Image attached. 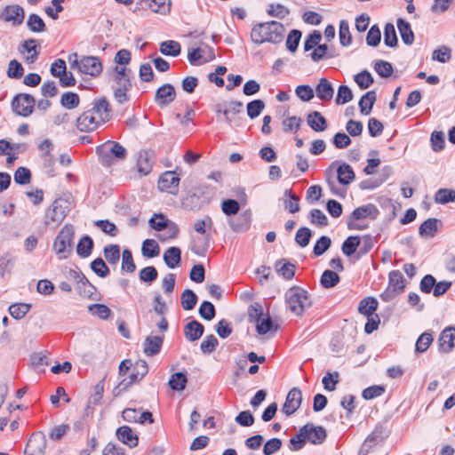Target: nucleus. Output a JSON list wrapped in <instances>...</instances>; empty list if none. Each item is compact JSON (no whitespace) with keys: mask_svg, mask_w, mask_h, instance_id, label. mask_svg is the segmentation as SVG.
I'll return each instance as SVG.
<instances>
[{"mask_svg":"<svg viewBox=\"0 0 455 455\" xmlns=\"http://www.w3.org/2000/svg\"><path fill=\"white\" fill-rule=\"evenodd\" d=\"M216 195V188L212 186L201 184L192 187L186 191V196L181 200L185 210L198 212L210 204Z\"/></svg>","mask_w":455,"mask_h":455,"instance_id":"obj_2","label":"nucleus"},{"mask_svg":"<svg viewBox=\"0 0 455 455\" xmlns=\"http://www.w3.org/2000/svg\"><path fill=\"white\" fill-rule=\"evenodd\" d=\"M188 372L186 371H177L171 375L168 385L172 391L181 392L188 384Z\"/></svg>","mask_w":455,"mask_h":455,"instance_id":"obj_36","label":"nucleus"},{"mask_svg":"<svg viewBox=\"0 0 455 455\" xmlns=\"http://www.w3.org/2000/svg\"><path fill=\"white\" fill-rule=\"evenodd\" d=\"M284 196L287 198L284 200V208L290 212V213H296L299 212L300 207L299 204V197L295 195L291 189H285L284 191Z\"/></svg>","mask_w":455,"mask_h":455,"instance_id":"obj_56","label":"nucleus"},{"mask_svg":"<svg viewBox=\"0 0 455 455\" xmlns=\"http://www.w3.org/2000/svg\"><path fill=\"white\" fill-rule=\"evenodd\" d=\"M302 36V32L299 29H291L286 38V49L291 52L294 53L298 50L300 39Z\"/></svg>","mask_w":455,"mask_h":455,"instance_id":"obj_60","label":"nucleus"},{"mask_svg":"<svg viewBox=\"0 0 455 455\" xmlns=\"http://www.w3.org/2000/svg\"><path fill=\"white\" fill-rule=\"evenodd\" d=\"M96 154L105 166H110L115 159L124 160L127 157L126 148L117 141L108 140L96 148Z\"/></svg>","mask_w":455,"mask_h":455,"instance_id":"obj_4","label":"nucleus"},{"mask_svg":"<svg viewBox=\"0 0 455 455\" xmlns=\"http://www.w3.org/2000/svg\"><path fill=\"white\" fill-rule=\"evenodd\" d=\"M116 436L122 443L132 449L139 444V435L135 434L130 426L123 425L116 428Z\"/></svg>","mask_w":455,"mask_h":455,"instance_id":"obj_21","label":"nucleus"},{"mask_svg":"<svg viewBox=\"0 0 455 455\" xmlns=\"http://www.w3.org/2000/svg\"><path fill=\"white\" fill-rule=\"evenodd\" d=\"M379 215L378 208L372 204H368L355 208L347 220V226L349 230H363L368 228L367 225L356 224L355 220H364L370 218L371 220H376Z\"/></svg>","mask_w":455,"mask_h":455,"instance_id":"obj_6","label":"nucleus"},{"mask_svg":"<svg viewBox=\"0 0 455 455\" xmlns=\"http://www.w3.org/2000/svg\"><path fill=\"white\" fill-rule=\"evenodd\" d=\"M434 200L439 204H447L455 202V189L439 188L435 194Z\"/></svg>","mask_w":455,"mask_h":455,"instance_id":"obj_53","label":"nucleus"},{"mask_svg":"<svg viewBox=\"0 0 455 455\" xmlns=\"http://www.w3.org/2000/svg\"><path fill=\"white\" fill-rule=\"evenodd\" d=\"M176 95L174 85L166 83L156 89L154 100L158 107L165 108L174 101Z\"/></svg>","mask_w":455,"mask_h":455,"instance_id":"obj_15","label":"nucleus"},{"mask_svg":"<svg viewBox=\"0 0 455 455\" xmlns=\"http://www.w3.org/2000/svg\"><path fill=\"white\" fill-rule=\"evenodd\" d=\"M90 267L100 278H105L110 275V269L101 257L93 259L90 264Z\"/></svg>","mask_w":455,"mask_h":455,"instance_id":"obj_57","label":"nucleus"},{"mask_svg":"<svg viewBox=\"0 0 455 455\" xmlns=\"http://www.w3.org/2000/svg\"><path fill=\"white\" fill-rule=\"evenodd\" d=\"M94 248V241L89 235H84L76 244V253L81 258L89 257Z\"/></svg>","mask_w":455,"mask_h":455,"instance_id":"obj_39","label":"nucleus"},{"mask_svg":"<svg viewBox=\"0 0 455 455\" xmlns=\"http://www.w3.org/2000/svg\"><path fill=\"white\" fill-rule=\"evenodd\" d=\"M141 253L143 257L152 259L159 255L160 247L155 239L148 238L142 242Z\"/></svg>","mask_w":455,"mask_h":455,"instance_id":"obj_46","label":"nucleus"},{"mask_svg":"<svg viewBox=\"0 0 455 455\" xmlns=\"http://www.w3.org/2000/svg\"><path fill=\"white\" fill-rule=\"evenodd\" d=\"M164 336H152L146 337L143 342V352L147 356H155L158 355L163 347Z\"/></svg>","mask_w":455,"mask_h":455,"instance_id":"obj_25","label":"nucleus"},{"mask_svg":"<svg viewBox=\"0 0 455 455\" xmlns=\"http://www.w3.org/2000/svg\"><path fill=\"white\" fill-rule=\"evenodd\" d=\"M354 80L361 90L370 88L374 83V78L368 69H363L355 75Z\"/></svg>","mask_w":455,"mask_h":455,"instance_id":"obj_51","label":"nucleus"},{"mask_svg":"<svg viewBox=\"0 0 455 455\" xmlns=\"http://www.w3.org/2000/svg\"><path fill=\"white\" fill-rule=\"evenodd\" d=\"M378 307L379 302L377 299L375 297L369 296L359 302L357 310L361 315L370 316L376 314Z\"/></svg>","mask_w":455,"mask_h":455,"instance_id":"obj_38","label":"nucleus"},{"mask_svg":"<svg viewBox=\"0 0 455 455\" xmlns=\"http://www.w3.org/2000/svg\"><path fill=\"white\" fill-rule=\"evenodd\" d=\"M284 32L285 28L279 21L259 22L251 28V39L257 45H260L265 42L277 44L283 42Z\"/></svg>","mask_w":455,"mask_h":455,"instance_id":"obj_1","label":"nucleus"},{"mask_svg":"<svg viewBox=\"0 0 455 455\" xmlns=\"http://www.w3.org/2000/svg\"><path fill=\"white\" fill-rule=\"evenodd\" d=\"M177 170L178 168L174 171H167L159 177L158 188L161 191H168L172 195L178 194L180 174Z\"/></svg>","mask_w":455,"mask_h":455,"instance_id":"obj_9","label":"nucleus"},{"mask_svg":"<svg viewBox=\"0 0 455 455\" xmlns=\"http://www.w3.org/2000/svg\"><path fill=\"white\" fill-rule=\"evenodd\" d=\"M374 70L381 78H388L394 73L392 63L387 60H379L374 62Z\"/></svg>","mask_w":455,"mask_h":455,"instance_id":"obj_59","label":"nucleus"},{"mask_svg":"<svg viewBox=\"0 0 455 455\" xmlns=\"http://www.w3.org/2000/svg\"><path fill=\"white\" fill-rule=\"evenodd\" d=\"M120 245L116 243L108 244L103 248V253L106 260L110 265H116L120 259Z\"/></svg>","mask_w":455,"mask_h":455,"instance_id":"obj_50","label":"nucleus"},{"mask_svg":"<svg viewBox=\"0 0 455 455\" xmlns=\"http://www.w3.org/2000/svg\"><path fill=\"white\" fill-rule=\"evenodd\" d=\"M76 291L80 296L85 297L89 299H100V297L96 296L97 287L94 284H92L84 275H82L80 279L77 280Z\"/></svg>","mask_w":455,"mask_h":455,"instance_id":"obj_24","label":"nucleus"},{"mask_svg":"<svg viewBox=\"0 0 455 455\" xmlns=\"http://www.w3.org/2000/svg\"><path fill=\"white\" fill-rule=\"evenodd\" d=\"M132 84L131 79H126V82L122 84H117L114 89V98L119 104H124L130 100L128 92L132 90Z\"/></svg>","mask_w":455,"mask_h":455,"instance_id":"obj_42","label":"nucleus"},{"mask_svg":"<svg viewBox=\"0 0 455 455\" xmlns=\"http://www.w3.org/2000/svg\"><path fill=\"white\" fill-rule=\"evenodd\" d=\"M206 220L209 221L210 225H212V220L211 219V217L209 216H206V219L205 220H198L195 224H194V229L196 230V232L201 234V235H206L205 237H204V243L202 246H196V245H193L191 246V251L198 255V256H205L209 247H210V239H211V235L210 234H206Z\"/></svg>","mask_w":455,"mask_h":455,"instance_id":"obj_17","label":"nucleus"},{"mask_svg":"<svg viewBox=\"0 0 455 455\" xmlns=\"http://www.w3.org/2000/svg\"><path fill=\"white\" fill-rule=\"evenodd\" d=\"M377 100V93L371 90L363 94L358 101L360 113L363 116H368L372 111L373 106Z\"/></svg>","mask_w":455,"mask_h":455,"instance_id":"obj_32","label":"nucleus"},{"mask_svg":"<svg viewBox=\"0 0 455 455\" xmlns=\"http://www.w3.org/2000/svg\"><path fill=\"white\" fill-rule=\"evenodd\" d=\"M89 109L100 119V123H107L113 116L112 107L105 96L94 99Z\"/></svg>","mask_w":455,"mask_h":455,"instance_id":"obj_10","label":"nucleus"},{"mask_svg":"<svg viewBox=\"0 0 455 455\" xmlns=\"http://www.w3.org/2000/svg\"><path fill=\"white\" fill-rule=\"evenodd\" d=\"M437 342L440 353H451L455 347V327H445L440 333Z\"/></svg>","mask_w":455,"mask_h":455,"instance_id":"obj_19","label":"nucleus"},{"mask_svg":"<svg viewBox=\"0 0 455 455\" xmlns=\"http://www.w3.org/2000/svg\"><path fill=\"white\" fill-rule=\"evenodd\" d=\"M302 403V393L299 387H292L287 394L285 402L282 406V412L286 416L294 414Z\"/></svg>","mask_w":455,"mask_h":455,"instance_id":"obj_13","label":"nucleus"},{"mask_svg":"<svg viewBox=\"0 0 455 455\" xmlns=\"http://www.w3.org/2000/svg\"><path fill=\"white\" fill-rule=\"evenodd\" d=\"M105 123H100V119L90 109L84 111L76 119V128L82 132H91Z\"/></svg>","mask_w":455,"mask_h":455,"instance_id":"obj_16","label":"nucleus"},{"mask_svg":"<svg viewBox=\"0 0 455 455\" xmlns=\"http://www.w3.org/2000/svg\"><path fill=\"white\" fill-rule=\"evenodd\" d=\"M407 283L399 270H392L388 274V286L401 294L404 291Z\"/></svg>","mask_w":455,"mask_h":455,"instance_id":"obj_37","label":"nucleus"},{"mask_svg":"<svg viewBox=\"0 0 455 455\" xmlns=\"http://www.w3.org/2000/svg\"><path fill=\"white\" fill-rule=\"evenodd\" d=\"M285 302L290 310L296 315H302L304 311L309 308L313 302L308 291L300 286H291L285 293Z\"/></svg>","mask_w":455,"mask_h":455,"instance_id":"obj_3","label":"nucleus"},{"mask_svg":"<svg viewBox=\"0 0 455 455\" xmlns=\"http://www.w3.org/2000/svg\"><path fill=\"white\" fill-rule=\"evenodd\" d=\"M313 232L309 228L301 227L296 232L295 242L299 247L305 248L309 244Z\"/></svg>","mask_w":455,"mask_h":455,"instance_id":"obj_62","label":"nucleus"},{"mask_svg":"<svg viewBox=\"0 0 455 455\" xmlns=\"http://www.w3.org/2000/svg\"><path fill=\"white\" fill-rule=\"evenodd\" d=\"M306 430V428H302L301 427L299 432L289 440L288 447L291 451H298L305 446L307 442Z\"/></svg>","mask_w":455,"mask_h":455,"instance_id":"obj_52","label":"nucleus"},{"mask_svg":"<svg viewBox=\"0 0 455 455\" xmlns=\"http://www.w3.org/2000/svg\"><path fill=\"white\" fill-rule=\"evenodd\" d=\"M32 305L30 303H13L9 308V314L16 320H20L29 312Z\"/></svg>","mask_w":455,"mask_h":455,"instance_id":"obj_49","label":"nucleus"},{"mask_svg":"<svg viewBox=\"0 0 455 455\" xmlns=\"http://www.w3.org/2000/svg\"><path fill=\"white\" fill-rule=\"evenodd\" d=\"M60 103L67 109H74L79 106L80 97L74 92H66L62 93Z\"/></svg>","mask_w":455,"mask_h":455,"instance_id":"obj_58","label":"nucleus"},{"mask_svg":"<svg viewBox=\"0 0 455 455\" xmlns=\"http://www.w3.org/2000/svg\"><path fill=\"white\" fill-rule=\"evenodd\" d=\"M252 220V213L250 209H247L240 214L232 216L228 219V222L230 228L235 233H243L250 229Z\"/></svg>","mask_w":455,"mask_h":455,"instance_id":"obj_12","label":"nucleus"},{"mask_svg":"<svg viewBox=\"0 0 455 455\" xmlns=\"http://www.w3.org/2000/svg\"><path fill=\"white\" fill-rule=\"evenodd\" d=\"M306 428V438L308 443L314 445H319L325 442L327 431L323 426H315L313 423H307L302 426Z\"/></svg>","mask_w":455,"mask_h":455,"instance_id":"obj_20","label":"nucleus"},{"mask_svg":"<svg viewBox=\"0 0 455 455\" xmlns=\"http://www.w3.org/2000/svg\"><path fill=\"white\" fill-rule=\"evenodd\" d=\"M384 44L389 48L398 47V37L395 26L391 22H387L384 26Z\"/></svg>","mask_w":455,"mask_h":455,"instance_id":"obj_45","label":"nucleus"},{"mask_svg":"<svg viewBox=\"0 0 455 455\" xmlns=\"http://www.w3.org/2000/svg\"><path fill=\"white\" fill-rule=\"evenodd\" d=\"M25 11L19 4L6 5L0 13V20L5 22H12L13 26H20L23 23Z\"/></svg>","mask_w":455,"mask_h":455,"instance_id":"obj_14","label":"nucleus"},{"mask_svg":"<svg viewBox=\"0 0 455 455\" xmlns=\"http://www.w3.org/2000/svg\"><path fill=\"white\" fill-rule=\"evenodd\" d=\"M69 212L68 203L62 198L53 201L51 207L45 212L44 225L49 226L51 223L60 224L68 215Z\"/></svg>","mask_w":455,"mask_h":455,"instance_id":"obj_8","label":"nucleus"},{"mask_svg":"<svg viewBox=\"0 0 455 455\" xmlns=\"http://www.w3.org/2000/svg\"><path fill=\"white\" fill-rule=\"evenodd\" d=\"M355 179L353 168L347 163H342L337 167V180L339 184L347 186Z\"/></svg>","mask_w":455,"mask_h":455,"instance_id":"obj_34","label":"nucleus"},{"mask_svg":"<svg viewBox=\"0 0 455 455\" xmlns=\"http://www.w3.org/2000/svg\"><path fill=\"white\" fill-rule=\"evenodd\" d=\"M159 51L163 55L178 57L181 53V45L174 40H166L160 44Z\"/></svg>","mask_w":455,"mask_h":455,"instance_id":"obj_44","label":"nucleus"},{"mask_svg":"<svg viewBox=\"0 0 455 455\" xmlns=\"http://www.w3.org/2000/svg\"><path fill=\"white\" fill-rule=\"evenodd\" d=\"M434 340L432 331H424L419 336L415 343V353H424L427 350Z\"/></svg>","mask_w":455,"mask_h":455,"instance_id":"obj_55","label":"nucleus"},{"mask_svg":"<svg viewBox=\"0 0 455 455\" xmlns=\"http://www.w3.org/2000/svg\"><path fill=\"white\" fill-rule=\"evenodd\" d=\"M149 227L158 232L164 231L170 225V220L162 212L154 213L148 220Z\"/></svg>","mask_w":455,"mask_h":455,"instance_id":"obj_47","label":"nucleus"},{"mask_svg":"<svg viewBox=\"0 0 455 455\" xmlns=\"http://www.w3.org/2000/svg\"><path fill=\"white\" fill-rule=\"evenodd\" d=\"M26 24L28 30L32 33H43L47 29L44 20L36 13L29 14Z\"/></svg>","mask_w":455,"mask_h":455,"instance_id":"obj_43","label":"nucleus"},{"mask_svg":"<svg viewBox=\"0 0 455 455\" xmlns=\"http://www.w3.org/2000/svg\"><path fill=\"white\" fill-rule=\"evenodd\" d=\"M46 438L43 432H34L29 437L24 451L25 455H44Z\"/></svg>","mask_w":455,"mask_h":455,"instance_id":"obj_11","label":"nucleus"},{"mask_svg":"<svg viewBox=\"0 0 455 455\" xmlns=\"http://www.w3.org/2000/svg\"><path fill=\"white\" fill-rule=\"evenodd\" d=\"M315 92L320 100L329 102L333 98L334 87L326 77H322L315 85Z\"/></svg>","mask_w":455,"mask_h":455,"instance_id":"obj_27","label":"nucleus"},{"mask_svg":"<svg viewBox=\"0 0 455 455\" xmlns=\"http://www.w3.org/2000/svg\"><path fill=\"white\" fill-rule=\"evenodd\" d=\"M389 418L386 417L382 421L379 422L373 431L367 436L369 442H372L373 444H377L390 435V429L388 427Z\"/></svg>","mask_w":455,"mask_h":455,"instance_id":"obj_26","label":"nucleus"},{"mask_svg":"<svg viewBox=\"0 0 455 455\" xmlns=\"http://www.w3.org/2000/svg\"><path fill=\"white\" fill-rule=\"evenodd\" d=\"M103 70V64L99 57L84 56L81 59L79 71L93 77L99 76Z\"/></svg>","mask_w":455,"mask_h":455,"instance_id":"obj_18","label":"nucleus"},{"mask_svg":"<svg viewBox=\"0 0 455 455\" xmlns=\"http://www.w3.org/2000/svg\"><path fill=\"white\" fill-rule=\"evenodd\" d=\"M279 329V324L276 323L269 315L262 317L256 323V331L259 335H265L271 331H276Z\"/></svg>","mask_w":455,"mask_h":455,"instance_id":"obj_40","label":"nucleus"},{"mask_svg":"<svg viewBox=\"0 0 455 455\" xmlns=\"http://www.w3.org/2000/svg\"><path fill=\"white\" fill-rule=\"evenodd\" d=\"M340 281V276L336 271L325 269L319 280L320 285L324 289L335 287Z\"/></svg>","mask_w":455,"mask_h":455,"instance_id":"obj_41","label":"nucleus"},{"mask_svg":"<svg viewBox=\"0 0 455 455\" xmlns=\"http://www.w3.org/2000/svg\"><path fill=\"white\" fill-rule=\"evenodd\" d=\"M41 44L37 39L29 38L23 41L19 45V52L20 53H29L30 55L26 57L28 63H34L37 60L40 54Z\"/></svg>","mask_w":455,"mask_h":455,"instance_id":"obj_22","label":"nucleus"},{"mask_svg":"<svg viewBox=\"0 0 455 455\" xmlns=\"http://www.w3.org/2000/svg\"><path fill=\"white\" fill-rule=\"evenodd\" d=\"M361 243L362 238L358 235L347 236L341 244L342 253L347 257L355 256Z\"/></svg>","mask_w":455,"mask_h":455,"instance_id":"obj_35","label":"nucleus"},{"mask_svg":"<svg viewBox=\"0 0 455 455\" xmlns=\"http://www.w3.org/2000/svg\"><path fill=\"white\" fill-rule=\"evenodd\" d=\"M75 229L73 225L66 224L58 233L52 244V250L60 259H67L72 252L74 246Z\"/></svg>","mask_w":455,"mask_h":455,"instance_id":"obj_5","label":"nucleus"},{"mask_svg":"<svg viewBox=\"0 0 455 455\" xmlns=\"http://www.w3.org/2000/svg\"><path fill=\"white\" fill-rule=\"evenodd\" d=\"M36 99L32 94L17 93L11 101L12 111L19 116L28 117L35 110Z\"/></svg>","mask_w":455,"mask_h":455,"instance_id":"obj_7","label":"nucleus"},{"mask_svg":"<svg viewBox=\"0 0 455 455\" xmlns=\"http://www.w3.org/2000/svg\"><path fill=\"white\" fill-rule=\"evenodd\" d=\"M331 246V239L327 235L320 236L315 243L313 247V255L320 257L325 253Z\"/></svg>","mask_w":455,"mask_h":455,"instance_id":"obj_61","label":"nucleus"},{"mask_svg":"<svg viewBox=\"0 0 455 455\" xmlns=\"http://www.w3.org/2000/svg\"><path fill=\"white\" fill-rule=\"evenodd\" d=\"M181 306L184 310L189 311L195 308L198 301V297L191 289H185L180 297Z\"/></svg>","mask_w":455,"mask_h":455,"instance_id":"obj_48","label":"nucleus"},{"mask_svg":"<svg viewBox=\"0 0 455 455\" xmlns=\"http://www.w3.org/2000/svg\"><path fill=\"white\" fill-rule=\"evenodd\" d=\"M443 227V221L437 218H428L419 227V235L422 238H433Z\"/></svg>","mask_w":455,"mask_h":455,"instance_id":"obj_23","label":"nucleus"},{"mask_svg":"<svg viewBox=\"0 0 455 455\" xmlns=\"http://www.w3.org/2000/svg\"><path fill=\"white\" fill-rule=\"evenodd\" d=\"M354 98L353 92L348 85L340 84L338 88L335 102L337 105H344Z\"/></svg>","mask_w":455,"mask_h":455,"instance_id":"obj_64","label":"nucleus"},{"mask_svg":"<svg viewBox=\"0 0 455 455\" xmlns=\"http://www.w3.org/2000/svg\"><path fill=\"white\" fill-rule=\"evenodd\" d=\"M339 381V373L338 371H327L322 379L323 388L329 392L334 391Z\"/></svg>","mask_w":455,"mask_h":455,"instance_id":"obj_63","label":"nucleus"},{"mask_svg":"<svg viewBox=\"0 0 455 455\" xmlns=\"http://www.w3.org/2000/svg\"><path fill=\"white\" fill-rule=\"evenodd\" d=\"M307 125L316 132H323L328 127L326 118L319 111L314 110L307 116Z\"/></svg>","mask_w":455,"mask_h":455,"instance_id":"obj_29","label":"nucleus"},{"mask_svg":"<svg viewBox=\"0 0 455 455\" xmlns=\"http://www.w3.org/2000/svg\"><path fill=\"white\" fill-rule=\"evenodd\" d=\"M276 273L285 280H291L295 275L296 264L287 259H280L275 264Z\"/></svg>","mask_w":455,"mask_h":455,"instance_id":"obj_31","label":"nucleus"},{"mask_svg":"<svg viewBox=\"0 0 455 455\" xmlns=\"http://www.w3.org/2000/svg\"><path fill=\"white\" fill-rule=\"evenodd\" d=\"M181 249L178 246L166 249L163 255L165 265L172 269L178 267L181 263Z\"/></svg>","mask_w":455,"mask_h":455,"instance_id":"obj_30","label":"nucleus"},{"mask_svg":"<svg viewBox=\"0 0 455 455\" xmlns=\"http://www.w3.org/2000/svg\"><path fill=\"white\" fill-rule=\"evenodd\" d=\"M204 324L196 319H192L184 326L185 338L190 342L198 340L204 335Z\"/></svg>","mask_w":455,"mask_h":455,"instance_id":"obj_28","label":"nucleus"},{"mask_svg":"<svg viewBox=\"0 0 455 455\" xmlns=\"http://www.w3.org/2000/svg\"><path fill=\"white\" fill-rule=\"evenodd\" d=\"M88 311L92 315H97L102 320H108L112 315V310L105 304L94 303L88 306Z\"/></svg>","mask_w":455,"mask_h":455,"instance_id":"obj_54","label":"nucleus"},{"mask_svg":"<svg viewBox=\"0 0 455 455\" xmlns=\"http://www.w3.org/2000/svg\"><path fill=\"white\" fill-rule=\"evenodd\" d=\"M396 26L403 43L405 45H411L414 42L415 35L411 29L410 22L403 18H398L396 20Z\"/></svg>","mask_w":455,"mask_h":455,"instance_id":"obj_33","label":"nucleus"}]
</instances>
